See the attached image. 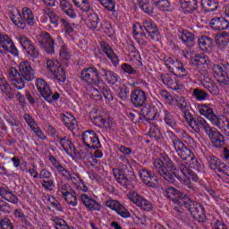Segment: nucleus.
I'll list each match as a JSON object with an SVG mask.
<instances>
[{"label": "nucleus", "instance_id": "473e14b6", "mask_svg": "<svg viewBox=\"0 0 229 229\" xmlns=\"http://www.w3.org/2000/svg\"><path fill=\"white\" fill-rule=\"evenodd\" d=\"M59 144L64 151H65L67 155H70V157H74V155H76V148H74V145L72 144L71 140H69V138H62L59 140Z\"/></svg>", "mask_w": 229, "mask_h": 229}, {"label": "nucleus", "instance_id": "20e7f679", "mask_svg": "<svg viewBox=\"0 0 229 229\" xmlns=\"http://www.w3.org/2000/svg\"><path fill=\"white\" fill-rule=\"evenodd\" d=\"M197 110L200 115H203L206 117V119H208V121H210L214 126L219 128L221 131H224V133L229 137V119L225 115H216V114H214V109H212V106L208 104L198 105Z\"/></svg>", "mask_w": 229, "mask_h": 229}, {"label": "nucleus", "instance_id": "bf43d9fd", "mask_svg": "<svg viewBox=\"0 0 229 229\" xmlns=\"http://www.w3.org/2000/svg\"><path fill=\"white\" fill-rule=\"evenodd\" d=\"M165 122L168 126H170V128H174L176 124V123L174 122V118L167 111H165Z\"/></svg>", "mask_w": 229, "mask_h": 229}, {"label": "nucleus", "instance_id": "79ce46f5", "mask_svg": "<svg viewBox=\"0 0 229 229\" xmlns=\"http://www.w3.org/2000/svg\"><path fill=\"white\" fill-rule=\"evenodd\" d=\"M200 4L206 12L217 10V0H200Z\"/></svg>", "mask_w": 229, "mask_h": 229}, {"label": "nucleus", "instance_id": "338daca9", "mask_svg": "<svg viewBox=\"0 0 229 229\" xmlns=\"http://www.w3.org/2000/svg\"><path fill=\"white\" fill-rule=\"evenodd\" d=\"M50 22L54 28H58V15L53 12L49 13Z\"/></svg>", "mask_w": 229, "mask_h": 229}, {"label": "nucleus", "instance_id": "0eeeda50", "mask_svg": "<svg viewBox=\"0 0 229 229\" xmlns=\"http://www.w3.org/2000/svg\"><path fill=\"white\" fill-rule=\"evenodd\" d=\"M199 124L202 126V130H204L205 133L209 137L215 148H222V146H225V137L223 134L216 131L215 128L210 127L205 119H199Z\"/></svg>", "mask_w": 229, "mask_h": 229}, {"label": "nucleus", "instance_id": "f704fd0d", "mask_svg": "<svg viewBox=\"0 0 229 229\" xmlns=\"http://www.w3.org/2000/svg\"><path fill=\"white\" fill-rule=\"evenodd\" d=\"M59 4L61 10H63V12H64V13L68 15V17H71V19L76 18V12H74V8L71 4V3H69V1L59 0Z\"/></svg>", "mask_w": 229, "mask_h": 229}, {"label": "nucleus", "instance_id": "c03bdc74", "mask_svg": "<svg viewBox=\"0 0 229 229\" xmlns=\"http://www.w3.org/2000/svg\"><path fill=\"white\" fill-rule=\"evenodd\" d=\"M86 24L91 30H96V28H98V24H99V17L98 14L95 13H90L86 20Z\"/></svg>", "mask_w": 229, "mask_h": 229}, {"label": "nucleus", "instance_id": "c85d7f7f", "mask_svg": "<svg viewBox=\"0 0 229 229\" xmlns=\"http://www.w3.org/2000/svg\"><path fill=\"white\" fill-rule=\"evenodd\" d=\"M199 47L201 51L212 53L214 51V41L207 36H202L199 38Z\"/></svg>", "mask_w": 229, "mask_h": 229}, {"label": "nucleus", "instance_id": "a878e982", "mask_svg": "<svg viewBox=\"0 0 229 229\" xmlns=\"http://www.w3.org/2000/svg\"><path fill=\"white\" fill-rule=\"evenodd\" d=\"M212 30H228L229 22L225 17H215L209 22Z\"/></svg>", "mask_w": 229, "mask_h": 229}, {"label": "nucleus", "instance_id": "72a5a7b5", "mask_svg": "<svg viewBox=\"0 0 229 229\" xmlns=\"http://www.w3.org/2000/svg\"><path fill=\"white\" fill-rule=\"evenodd\" d=\"M178 37L189 47L194 46V38H195L192 33L189 32V30H179Z\"/></svg>", "mask_w": 229, "mask_h": 229}, {"label": "nucleus", "instance_id": "6ab92c4d", "mask_svg": "<svg viewBox=\"0 0 229 229\" xmlns=\"http://www.w3.org/2000/svg\"><path fill=\"white\" fill-rule=\"evenodd\" d=\"M82 141L87 148L91 149H97V148H99V138H98V135L93 131H84L82 133Z\"/></svg>", "mask_w": 229, "mask_h": 229}, {"label": "nucleus", "instance_id": "aec40b11", "mask_svg": "<svg viewBox=\"0 0 229 229\" xmlns=\"http://www.w3.org/2000/svg\"><path fill=\"white\" fill-rule=\"evenodd\" d=\"M19 42L22 49L26 51L29 56H31V58H37V56H38V51L35 49V47L33 46V43H31V40H30V38H26L25 36H21L19 38Z\"/></svg>", "mask_w": 229, "mask_h": 229}, {"label": "nucleus", "instance_id": "09e8293b", "mask_svg": "<svg viewBox=\"0 0 229 229\" xmlns=\"http://www.w3.org/2000/svg\"><path fill=\"white\" fill-rule=\"evenodd\" d=\"M182 10H192L198 6V0H180Z\"/></svg>", "mask_w": 229, "mask_h": 229}, {"label": "nucleus", "instance_id": "2eb2a0df", "mask_svg": "<svg viewBox=\"0 0 229 229\" xmlns=\"http://www.w3.org/2000/svg\"><path fill=\"white\" fill-rule=\"evenodd\" d=\"M228 71L229 68H227V66L223 68V66L219 64L213 65L214 77L216 78V81L222 85V87L229 85V75L227 73Z\"/></svg>", "mask_w": 229, "mask_h": 229}, {"label": "nucleus", "instance_id": "de8ad7c7", "mask_svg": "<svg viewBox=\"0 0 229 229\" xmlns=\"http://www.w3.org/2000/svg\"><path fill=\"white\" fill-rule=\"evenodd\" d=\"M99 3L108 10V12H113L114 15H117V13L115 12V2L114 0H98Z\"/></svg>", "mask_w": 229, "mask_h": 229}, {"label": "nucleus", "instance_id": "49530a36", "mask_svg": "<svg viewBox=\"0 0 229 229\" xmlns=\"http://www.w3.org/2000/svg\"><path fill=\"white\" fill-rule=\"evenodd\" d=\"M98 31H102L106 33L107 37H112L114 35V29H112V25L108 21H102L100 24V28L98 29Z\"/></svg>", "mask_w": 229, "mask_h": 229}, {"label": "nucleus", "instance_id": "6e6d98bb", "mask_svg": "<svg viewBox=\"0 0 229 229\" xmlns=\"http://www.w3.org/2000/svg\"><path fill=\"white\" fill-rule=\"evenodd\" d=\"M162 81L164 83V85H166V87H168V89H176V86H174V84L176 83L174 81V80H173L172 78L170 79V81L167 82V80H169V74H165L162 75Z\"/></svg>", "mask_w": 229, "mask_h": 229}, {"label": "nucleus", "instance_id": "4c0bfd02", "mask_svg": "<svg viewBox=\"0 0 229 229\" xmlns=\"http://www.w3.org/2000/svg\"><path fill=\"white\" fill-rule=\"evenodd\" d=\"M57 41L59 42V46L61 47L59 56L61 60H69L71 58V51L67 49V45L64 43L62 40V37H57Z\"/></svg>", "mask_w": 229, "mask_h": 229}, {"label": "nucleus", "instance_id": "13d9d810", "mask_svg": "<svg viewBox=\"0 0 229 229\" xmlns=\"http://www.w3.org/2000/svg\"><path fill=\"white\" fill-rule=\"evenodd\" d=\"M54 222L55 223V229H71L65 220L61 218H55Z\"/></svg>", "mask_w": 229, "mask_h": 229}, {"label": "nucleus", "instance_id": "ea45409f", "mask_svg": "<svg viewBox=\"0 0 229 229\" xmlns=\"http://www.w3.org/2000/svg\"><path fill=\"white\" fill-rule=\"evenodd\" d=\"M0 196L6 201H9V203L17 204L19 202V199H17V196L13 195L12 191L4 188L0 189Z\"/></svg>", "mask_w": 229, "mask_h": 229}, {"label": "nucleus", "instance_id": "a18cd8bd", "mask_svg": "<svg viewBox=\"0 0 229 229\" xmlns=\"http://www.w3.org/2000/svg\"><path fill=\"white\" fill-rule=\"evenodd\" d=\"M61 28L62 32L64 33L65 37H69V35L72 34L74 31V26L65 21V19L61 20Z\"/></svg>", "mask_w": 229, "mask_h": 229}, {"label": "nucleus", "instance_id": "5701e85b", "mask_svg": "<svg viewBox=\"0 0 229 229\" xmlns=\"http://www.w3.org/2000/svg\"><path fill=\"white\" fill-rule=\"evenodd\" d=\"M190 58L192 65H204V69H208L210 60H208V56H207L205 54H192L190 55Z\"/></svg>", "mask_w": 229, "mask_h": 229}, {"label": "nucleus", "instance_id": "603ef678", "mask_svg": "<svg viewBox=\"0 0 229 229\" xmlns=\"http://www.w3.org/2000/svg\"><path fill=\"white\" fill-rule=\"evenodd\" d=\"M149 137L156 139L157 140L162 139V132L157 124H152L149 130Z\"/></svg>", "mask_w": 229, "mask_h": 229}, {"label": "nucleus", "instance_id": "cd10ccee", "mask_svg": "<svg viewBox=\"0 0 229 229\" xmlns=\"http://www.w3.org/2000/svg\"><path fill=\"white\" fill-rule=\"evenodd\" d=\"M24 119L29 124L30 128L32 130V131H34V133H36V135H38L39 139H42V140H46V134L42 132V130L38 128V125L37 124V123H35V120H33V118L30 114H25Z\"/></svg>", "mask_w": 229, "mask_h": 229}, {"label": "nucleus", "instance_id": "37998d69", "mask_svg": "<svg viewBox=\"0 0 229 229\" xmlns=\"http://www.w3.org/2000/svg\"><path fill=\"white\" fill-rule=\"evenodd\" d=\"M152 4L162 12H168L169 6H171L169 0H152Z\"/></svg>", "mask_w": 229, "mask_h": 229}, {"label": "nucleus", "instance_id": "4d7b16f0", "mask_svg": "<svg viewBox=\"0 0 229 229\" xmlns=\"http://www.w3.org/2000/svg\"><path fill=\"white\" fill-rule=\"evenodd\" d=\"M41 184L42 187H44V189H46L49 192H51V191H53V189H55V187L56 186V184L55 183V180L53 179H50L48 181L43 180L41 181Z\"/></svg>", "mask_w": 229, "mask_h": 229}, {"label": "nucleus", "instance_id": "5fc2aeb1", "mask_svg": "<svg viewBox=\"0 0 229 229\" xmlns=\"http://www.w3.org/2000/svg\"><path fill=\"white\" fill-rule=\"evenodd\" d=\"M172 143L177 155H182V149L185 148L183 141L180 140V139L177 138V140H174Z\"/></svg>", "mask_w": 229, "mask_h": 229}, {"label": "nucleus", "instance_id": "dca6fc26", "mask_svg": "<svg viewBox=\"0 0 229 229\" xmlns=\"http://www.w3.org/2000/svg\"><path fill=\"white\" fill-rule=\"evenodd\" d=\"M141 182L145 183L147 187H158L160 185V182L158 181V177L153 173H151L148 169H141L139 172Z\"/></svg>", "mask_w": 229, "mask_h": 229}, {"label": "nucleus", "instance_id": "7ed1b4c3", "mask_svg": "<svg viewBox=\"0 0 229 229\" xmlns=\"http://www.w3.org/2000/svg\"><path fill=\"white\" fill-rule=\"evenodd\" d=\"M165 192L167 198H170L175 205H179L180 207H183L184 205V207H186V208L191 212L195 221L203 223V221L207 219L203 207H201L198 202L191 200L187 195H183V193L176 190V188H167Z\"/></svg>", "mask_w": 229, "mask_h": 229}, {"label": "nucleus", "instance_id": "4be33fe9", "mask_svg": "<svg viewBox=\"0 0 229 229\" xmlns=\"http://www.w3.org/2000/svg\"><path fill=\"white\" fill-rule=\"evenodd\" d=\"M144 29L145 31L148 34L150 38L152 40H155L156 42L160 40V32H158V30L157 29V25L153 23V21L147 20L144 21Z\"/></svg>", "mask_w": 229, "mask_h": 229}, {"label": "nucleus", "instance_id": "39448f33", "mask_svg": "<svg viewBox=\"0 0 229 229\" xmlns=\"http://www.w3.org/2000/svg\"><path fill=\"white\" fill-rule=\"evenodd\" d=\"M11 21L18 28L24 30L26 24H30V26L35 24V16L33 15L31 9L28 7H24L21 13L19 9L14 8L11 13Z\"/></svg>", "mask_w": 229, "mask_h": 229}, {"label": "nucleus", "instance_id": "774afa93", "mask_svg": "<svg viewBox=\"0 0 229 229\" xmlns=\"http://www.w3.org/2000/svg\"><path fill=\"white\" fill-rule=\"evenodd\" d=\"M212 227H213V229H227L226 225L219 220H216L212 224Z\"/></svg>", "mask_w": 229, "mask_h": 229}, {"label": "nucleus", "instance_id": "680f3d73", "mask_svg": "<svg viewBox=\"0 0 229 229\" xmlns=\"http://www.w3.org/2000/svg\"><path fill=\"white\" fill-rule=\"evenodd\" d=\"M120 205L121 203H119V201L114 199H109L106 202V207L111 208V210H114L115 212H117Z\"/></svg>", "mask_w": 229, "mask_h": 229}, {"label": "nucleus", "instance_id": "e433bc0d", "mask_svg": "<svg viewBox=\"0 0 229 229\" xmlns=\"http://www.w3.org/2000/svg\"><path fill=\"white\" fill-rule=\"evenodd\" d=\"M102 47H103L104 53L106 55L107 58H109V60H111L112 64L114 66L119 65V57H117V55H115V53H114V50H112L110 46L106 45V43H104L102 45Z\"/></svg>", "mask_w": 229, "mask_h": 229}, {"label": "nucleus", "instance_id": "b1692460", "mask_svg": "<svg viewBox=\"0 0 229 229\" xmlns=\"http://www.w3.org/2000/svg\"><path fill=\"white\" fill-rule=\"evenodd\" d=\"M182 112L186 123H188V124L191 126V128H192V130H194V131L199 133V131H201V129H203L201 124H199V119L204 118H199L197 123L196 120H194V117H192V114L190 112H188L187 109Z\"/></svg>", "mask_w": 229, "mask_h": 229}, {"label": "nucleus", "instance_id": "4468645a", "mask_svg": "<svg viewBox=\"0 0 229 229\" xmlns=\"http://www.w3.org/2000/svg\"><path fill=\"white\" fill-rule=\"evenodd\" d=\"M7 77L9 81L18 90H22L26 84L24 83V80L19 71L15 67H10L7 69Z\"/></svg>", "mask_w": 229, "mask_h": 229}, {"label": "nucleus", "instance_id": "0e129e2a", "mask_svg": "<svg viewBox=\"0 0 229 229\" xmlns=\"http://www.w3.org/2000/svg\"><path fill=\"white\" fill-rule=\"evenodd\" d=\"M0 226L2 229H13V225L12 221L8 218H4L0 221Z\"/></svg>", "mask_w": 229, "mask_h": 229}, {"label": "nucleus", "instance_id": "f8f14e48", "mask_svg": "<svg viewBox=\"0 0 229 229\" xmlns=\"http://www.w3.org/2000/svg\"><path fill=\"white\" fill-rule=\"evenodd\" d=\"M127 198L130 199V201H131V203L137 207H140L143 210H147V212H149V210H152L153 208V204H151V202L144 199L135 191H129Z\"/></svg>", "mask_w": 229, "mask_h": 229}, {"label": "nucleus", "instance_id": "f03ea898", "mask_svg": "<svg viewBox=\"0 0 229 229\" xmlns=\"http://www.w3.org/2000/svg\"><path fill=\"white\" fill-rule=\"evenodd\" d=\"M81 78L82 81L96 86V88H91L90 89V96L95 101H101L103 96L108 103L114 99L112 91L103 83L101 70L98 71L94 67L85 68L81 71Z\"/></svg>", "mask_w": 229, "mask_h": 229}, {"label": "nucleus", "instance_id": "c756f323", "mask_svg": "<svg viewBox=\"0 0 229 229\" xmlns=\"http://www.w3.org/2000/svg\"><path fill=\"white\" fill-rule=\"evenodd\" d=\"M100 76L102 79V83L103 80H106V81L110 85H115V83L119 81V76H117L115 72L103 68L100 69Z\"/></svg>", "mask_w": 229, "mask_h": 229}, {"label": "nucleus", "instance_id": "e2e57ef3", "mask_svg": "<svg viewBox=\"0 0 229 229\" xmlns=\"http://www.w3.org/2000/svg\"><path fill=\"white\" fill-rule=\"evenodd\" d=\"M121 69L125 74H137V70L128 64H122Z\"/></svg>", "mask_w": 229, "mask_h": 229}, {"label": "nucleus", "instance_id": "9d476101", "mask_svg": "<svg viewBox=\"0 0 229 229\" xmlns=\"http://www.w3.org/2000/svg\"><path fill=\"white\" fill-rule=\"evenodd\" d=\"M49 161L51 162L52 165L62 174V176H64V178H68V180H71L72 182L73 185H77L81 182V177L76 174H71L55 157L50 156Z\"/></svg>", "mask_w": 229, "mask_h": 229}, {"label": "nucleus", "instance_id": "bb28decb", "mask_svg": "<svg viewBox=\"0 0 229 229\" xmlns=\"http://www.w3.org/2000/svg\"><path fill=\"white\" fill-rule=\"evenodd\" d=\"M131 99L134 106H142L146 103V93L140 89H136L131 93Z\"/></svg>", "mask_w": 229, "mask_h": 229}, {"label": "nucleus", "instance_id": "1a4fd4ad", "mask_svg": "<svg viewBox=\"0 0 229 229\" xmlns=\"http://www.w3.org/2000/svg\"><path fill=\"white\" fill-rule=\"evenodd\" d=\"M36 87L38 92L41 94L42 98L46 99L48 103H52L53 101H57L60 98V95L58 93H55L53 96V91H51V88L47 85V82L44 81V79H38L36 81Z\"/></svg>", "mask_w": 229, "mask_h": 229}, {"label": "nucleus", "instance_id": "3c124183", "mask_svg": "<svg viewBox=\"0 0 229 229\" xmlns=\"http://www.w3.org/2000/svg\"><path fill=\"white\" fill-rule=\"evenodd\" d=\"M95 122L100 128H112V119L110 118L96 117Z\"/></svg>", "mask_w": 229, "mask_h": 229}, {"label": "nucleus", "instance_id": "c9c22d12", "mask_svg": "<svg viewBox=\"0 0 229 229\" xmlns=\"http://www.w3.org/2000/svg\"><path fill=\"white\" fill-rule=\"evenodd\" d=\"M61 121H63L65 126L69 128V130H71L72 131V130H74V128H76V118H74V115H72V114L65 113L61 114Z\"/></svg>", "mask_w": 229, "mask_h": 229}, {"label": "nucleus", "instance_id": "9b49d317", "mask_svg": "<svg viewBox=\"0 0 229 229\" xmlns=\"http://www.w3.org/2000/svg\"><path fill=\"white\" fill-rule=\"evenodd\" d=\"M57 187L59 194L63 196L68 205H72V207H76V205H78L76 194L72 191L71 187L64 182H58Z\"/></svg>", "mask_w": 229, "mask_h": 229}, {"label": "nucleus", "instance_id": "f257e3e1", "mask_svg": "<svg viewBox=\"0 0 229 229\" xmlns=\"http://www.w3.org/2000/svg\"><path fill=\"white\" fill-rule=\"evenodd\" d=\"M178 156L181 158L179 161L180 172L176 170L173 161L167 157L155 159L154 167H156V171H157L158 174L169 183H174L177 179L191 189L192 182H198V175L191 169L201 171L203 166L194 158L191 149L187 148V147H184Z\"/></svg>", "mask_w": 229, "mask_h": 229}, {"label": "nucleus", "instance_id": "f3484780", "mask_svg": "<svg viewBox=\"0 0 229 229\" xmlns=\"http://www.w3.org/2000/svg\"><path fill=\"white\" fill-rule=\"evenodd\" d=\"M18 67L21 76H22L26 81H33V80H35V70L30 62L21 61Z\"/></svg>", "mask_w": 229, "mask_h": 229}, {"label": "nucleus", "instance_id": "864d4df0", "mask_svg": "<svg viewBox=\"0 0 229 229\" xmlns=\"http://www.w3.org/2000/svg\"><path fill=\"white\" fill-rule=\"evenodd\" d=\"M192 96L195 99H197V101H205V99H207L208 97V94L201 89H193Z\"/></svg>", "mask_w": 229, "mask_h": 229}, {"label": "nucleus", "instance_id": "58836bf2", "mask_svg": "<svg viewBox=\"0 0 229 229\" xmlns=\"http://www.w3.org/2000/svg\"><path fill=\"white\" fill-rule=\"evenodd\" d=\"M0 90L3 92L4 96H6L9 99H13V92L12 91V88H10L8 81H6V79L4 78H0Z\"/></svg>", "mask_w": 229, "mask_h": 229}, {"label": "nucleus", "instance_id": "ddd939ff", "mask_svg": "<svg viewBox=\"0 0 229 229\" xmlns=\"http://www.w3.org/2000/svg\"><path fill=\"white\" fill-rule=\"evenodd\" d=\"M0 53H11L14 56L19 55V50L13 44V41L10 38V37L6 35H3L0 32Z\"/></svg>", "mask_w": 229, "mask_h": 229}, {"label": "nucleus", "instance_id": "423d86ee", "mask_svg": "<svg viewBox=\"0 0 229 229\" xmlns=\"http://www.w3.org/2000/svg\"><path fill=\"white\" fill-rule=\"evenodd\" d=\"M135 166V162L130 163L128 159H123L121 165V169L115 168L113 170V174L118 183L123 187L130 185V180L126 177V172L131 173L132 167Z\"/></svg>", "mask_w": 229, "mask_h": 229}, {"label": "nucleus", "instance_id": "412c9836", "mask_svg": "<svg viewBox=\"0 0 229 229\" xmlns=\"http://www.w3.org/2000/svg\"><path fill=\"white\" fill-rule=\"evenodd\" d=\"M140 114L145 117L147 121H155V119L158 117V109L153 105H147L141 107Z\"/></svg>", "mask_w": 229, "mask_h": 229}, {"label": "nucleus", "instance_id": "052dcab7", "mask_svg": "<svg viewBox=\"0 0 229 229\" xmlns=\"http://www.w3.org/2000/svg\"><path fill=\"white\" fill-rule=\"evenodd\" d=\"M116 213L118 216H121V217L128 218L131 215L130 214V211L124 208V206L121 205L119 206L118 209H116Z\"/></svg>", "mask_w": 229, "mask_h": 229}, {"label": "nucleus", "instance_id": "393cba45", "mask_svg": "<svg viewBox=\"0 0 229 229\" xmlns=\"http://www.w3.org/2000/svg\"><path fill=\"white\" fill-rule=\"evenodd\" d=\"M132 33L138 43L141 44V46L146 44V33H144V28H142L140 23H135L133 25Z\"/></svg>", "mask_w": 229, "mask_h": 229}, {"label": "nucleus", "instance_id": "2f4dec72", "mask_svg": "<svg viewBox=\"0 0 229 229\" xmlns=\"http://www.w3.org/2000/svg\"><path fill=\"white\" fill-rule=\"evenodd\" d=\"M81 199L86 208H89V210H101V205L99 202L89 197L87 194H82L81 196Z\"/></svg>", "mask_w": 229, "mask_h": 229}, {"label": "nucleus", "instance_id": "7c9ffc66", "mask_svg": "<svg viewBox=\"0 0 229 229\" xmlns=\"http://www.w3.org/2000/svg\"><path fill=\"white\" fill-rule=\"evenodd\" d=\"M201 83L205 89L210 92V94H213V96H217L219 94V88L216 86L212 79L208 77V75L205 74L203 78L201 79Z\"/></svg>", "mask_w": 229, "mask_h": 229}, {"label": "nucleus", "instance_id": "a211bd4d", "mask_svg": "<svg viewBox=\"0 0 229 229\" xmlns=\"http://www.w3.org/2000/svg\"><path fill=\"white\" fill-rule=\"evenodd\" d=\"M38 42L41 44L42 47H44L45 51L48 55H53L55 53V41L49 36L47 32H42L40 35L38 36Z\"/></svg>", "mask_w": 229, "mask_h": 229}, {"label": "nucleus", "instance_id": "8fccbe9b", "mask_svg": "<svg viewBox=\"0 0 229 229\" xmlns=\"http://www.w3.org/2000/svg\"><path fill=\"white\" fill-rule=\"evenodd\" d=\"M72 3L77 6L78 8H81L82 12H89L90 10V4L89 3V0H72Z\"/></svg>", "mask_w": 229, "mask_h": 229}, {"label": "nucleus", "instance_id": "a19ab883", "mask_svg": "<svg viewBox=\"0 0 229 229\" xmlns=\"http://www.w3.org/2000/svg\"><path fill=\"white\" fill-rule=\"evenodd\" d=\"M133 3L138 4L145 13H153V7L149 4V0H134Z\"/></svg>", "mask_w": 229, "mask_h": 229}, {"label": "nucleus", "instance_id": "69168bd1", "mask_svg": "<svg viewBox=\"0 0 229 229\" xmlns=\"http://www.w3.org/2000/svg\"><path fill=\"white\" fill-rule=\"evenodd\" d=\"M177 102H178V105H179L182 112H183L184 110H187V108H189V103L187 102L185 98H183V97L179 98Z\"/></svg>", "mask_w": 229, "mask_h": 229}, {"label": "nucleus", "instance_id": "6e6552de", "mask_svg": "<svg viewBox=\"0 0 229 229\" xmlns=\"http://www.w3.org/2000/svg\"><path fill=\"white\" fill-rule=\"evenodd\" d=\"M47 69L51 74L54 75L57 81L64 83L67 80L65 75V70L62 67V64L56 59H50L47 61Z\"/></svg>", "mask_w": 229, "mask_h": 229}]
</instances>
